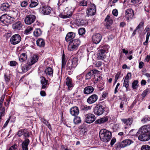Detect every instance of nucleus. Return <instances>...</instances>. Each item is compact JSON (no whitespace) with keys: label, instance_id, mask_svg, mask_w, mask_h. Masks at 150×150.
<instances>
[{"label":"nucleus","instance_id":"obj_1","mask_svg":"<svg viewBox=\"0 0 150 150\" xmlns=\"http://www.w3.org/2000/svg\"><path fill=\"white\" fill-rule=\"evenodd\" d=\"M111 135L110 132L105 129H102L99 133L100 139L105 142H108L110 140Z\"/></svg>","mask_w":150,"mask_h":150},{"label":"nucleus","instance_id":"obj_2","mask_svg":"<svg viewBox=\"0 0 150 150\" xmlns=\"http://www.w3.org/2000/svg\"><path fill=\"white\" fill-rule=\"evenodd\" d=\"M96 5L92 3L88 6L86 9V14L88 16H92L95 14L96 12Z\"/></svg>","mask_w":150,"mask_h":150},{"label":"nucleus","instance_id":"obj_3","mask_svg":"<svg viewBox=\"0 0 150 150\" xmlns=\"http://www.w3.org/2000/svg\"><path fill=\"white\" fill-rule=\"evenodd\" d=\"M36 19V16L33 14L26 15L24 19L25 23L27 25H30L33 23Z\"/></svg>","mask_w":150,"mask_h":150},{"label":"nucleus","instance_id":"obj_4","mask_svg":"<svg viewBox=\"0 0 150 150\" xmlns=\"http://www.w3.org/2000/svg\"><path fill=\"white\" fill-rule=\"evenodd\" d=\"M105 108L102 105H97L94 108L93 112L96 115H100L103 113Z\"/></svg>","mask_w":150,"mask_h":150},{"label":"nucleus","instance_id":"obj_5","mask_svg":"<svg viewBox=\"0 0 150 150\" xmlns=\"http://www.w3.org/2000/svg\"><path fill=\"white\" fill-rule=\"evenodd\" d=\"M85 122L88 124L93 122L96 120V117L95 115L91 113L85 114Z\"/></svg>","mask_w":150,"mask_h":150},{"label":"nucleus","instance_id":"obj_6","mask_svg":"<svg viewBox=\"0 0 150 150\" xmlns=\"http://www.w3.org/2000/svg\"><path fill=\"white\" fill-rule=\"evenodd\" d=\"M21 40L20 36L18 34H16L11 37L10 41L11 44L15 45L19 43Z\"/></svg>","mask_w":150,"mask_h":150},{"label":"nucleus","instance_id":"obj_7","mask_svg":"<svg viewBox=\"0 0 150 150\" xmlns=\"http://www.w3.org/2000/svg\"><path fill=\"white\" fill-rule=\"evenodd\" d=\"M125 18L128 21L132 19L134 15V11L131 8L127 9L125 11Z\"/></svg>","mask_w":150,"mask_h":150},{"label":"nucleus","instance_id":"obj_8","mask_svg":"<svg viewBox=\"0 0 150 150\" xmlns=\"http://www.w3.org/2000/svg\"><path fill=\"white\" fill-rule=\"evenodd\" d=\"M39 57L38 55L36 54H33L28 59L27 64L29 66H31L36 62L38 59Z\"/></svg>","mask_w":150,"mask_h":150},{"label":"nucleus","instance_id":"obj_9","mask_svg":"<svg viewBox=\"0 0 150 150\" xmlns=\"http://www.w3.org/2000/svg\"><path fill=\"white\" fill-rule=\"evenodd\" d=\"M139 134L138 136V139L139 140L142 141H146L149 140V138L148 134L142 132H137V134L138 135Z\"/></svg>","mask_w":150,"mask_h":150},{"label":"nucleus","instance_id":"obj_10","mask_svg":"<svg viewBox=\"0 0 150 150\" xmlns=\"http://www.w3.org/2000/svg\"><path fill=\"white\" fill-rule=\"evenodd\" d=\"M102 38V36L99 33H95L92 36V40L93 42L97 44L101 41Z\"/></svg>","mask_w":150,"mask_h":150},{"label":"nucleus","instance_id":"obj_11","mask_svg":"<svg viewBox=\"0 0 150 150\" xmlns=\"http://www.w3.org/2000/svg\"><path fill=\"white\" fill-rule=\"evenodd\" d=\"M72 15L71 11L68 8H66L64 10V14H60L59 16L63 18H67L71 17Z\"/></svg>","mask_w":150,"mask_h":150},{"label":"nucleus","instance_id":"obj_12","mask_svg":"<svg viewBox=\"0 0 150 150\" xmlns=\"http://www.w3.org/2000/svg\"><path fill=\"white\" fill-rule=\"evenodd\" d=\"M99 72V71L97 70H93L91 71L86 74V79H90L93 76L94 77L96 75V74H98Z\"/></svg>","mask_w":150,"mask_h":150},{"label":"nucleus","instance_id":"obj_13","mask_svg":"<svg viewBox=\"0 0 150 150\" xmlns=\"http://www.w3.org/2000/svg\"><path fill=\"white\" fill-rule=\"evenodd\" d=\"M98 99V97L96 94H93L90 96L87 100V102L89 104H92L95 102Z\"/></svg>","mask_w":150,"mask_h":150},{"label":"nucleus","instance_id":"obj_14","mask_svg":"<svg viewBox=\"0 0 150 150\" xmlns=\"http://www.w3.org/2000/svg\"><path fill=\"white\" fill-rule=\"evenodd\" d=\"M40 78V83L42 86L41 89L45 90L49 85L48 80L43 76L41 77Z\"/></svg>","mask_w":150,"mask_h":150},{"label":"nucleus","instance_id":"obj_15","mask_svg":"<svg viewBox=\"0 0 150 150\" xmlns=\"http://www.w3.org/2000/svg\"><path fill=\"white\" fill-rule=\"evenodd\" d=\"M150 131V125H145L141 127L139 129L138 132L148 134V133Z\"/></svg>","mask_w":150,"mask_h":150},{"label":"nucleus","instance_id":"obj_16","mask_svg":"<svg viewBox=\"0 0 150 150\" xmlns=\"http://www.w3.org/2000/svg\"><path fill=\"white\" fill-rule=\"evenodd\" d=\"M51 8L47 6H43L40 8L41 12L44 15L49 14L50 13Z\"/></svg>","mask_w":150,"mask_h":150},{"label":"nucleus","instance_id":"obj_17","mask_svg":"<svg viewBox=\"0 0 150 150\" xmlns=\"http://www.w3.org/2000/svg\"><path fill=\"white\" fill-rule=\"evenodd\" d=\"M79 112V108L76 106L72 107L70 109V112L72 116H76L78 115Z\"/></svg>","mask_w":150,"mask_h":150},{"label":"nucleus","instance_id":"obj_18","mask_svg":"<svg viewBox=\"0 0 150 150\" xmlns=\"http://www.w3.org/2000/svg\"><path fill=\"white\" fill-rule=\"evenodd\" d=\"M45 74L48 77H53V69L50 67H48L45 70Z\"/></svg>","mask_w":150,"mask_h":150},{"label":"nucleus","instance_id":"obj_19","mask_svg":"<svg viewBox=\"0 0 150 150\" xmlns=\"http://www.w3.org/2000/svg\"><path fill=\"white\" fill-rule=\"evenodd\" d=\"M30 140L28 138H25L22 144V148L23 150H28V145L30 143Z\"/></svg>","mask_w":150,"mask_h":150},{"label":"nucleus","instance_id":"obj_20","mask_svg":"<svg viewBox=\"0 0 150 150\" xmlns=\"http://www.w3.org/2000/svg\"><path fill=\"white\" fill-rule=\"evenodd\" d=\"M109 117L108 116L103 117H102L97 120L95 121L96 124H101L107 122L108 119Z\"/></svg>","mask_w":150,"mask_h":150},{"label":"nucleus","instance_id":"obj_21","mask_svg":"<svg viewBox=\"0 0 150 150\" xmlns=\"http://www.w3.org/2000/svg\"><path fill=\"white\" fill-rule=\"evenodd\" d=\"M10 5L8 3H4L1 4L0 9L3 11H8L10 9Z\"/></svg>","mask_w":150,"mask_h":150},{"label":"nucleus","instance_id":"obj_22","mask_svg":"<svg viewBox=\"0 0 150 150\" xmlns=\"http://www.w3.org/2000/svg\"><path fill=\"white\" fill-rule=\"evenodd\" d=\"M22 25L20 21H18L12 25V28L15 30H20L22 28Z\"/></svg>","mask_w":150,"mask_h":150},{"label":"nucleus","instance_id":"obj_23","mask_svg":"<svg viewBox=\"0 0 150 150\" xmlns=\"http://www.w3.org/2000/svg\"><path fill=\"white\" fill-rule=\"evenodd\" d=\"M133 143V141L130 139H126L122 142L120 144L121 148H123Z\"/></svg>","mask_w":150,"mask_h":150},{"label":"nucleus","instance_id":"obj_24","mask_svg":"<svg viewBox=\"0 0 150 150\" xmlns=\"http://www.w3.org/2000/svg\"><path fill=\"white\" fill-rule=\"evenodd\" d=\"M113 16L112 15L111 16L108 15L105 19V21L106 22V25L108 26H110L113 23V21L112 18Z\"/></svg>","mask_w":150,"mask_h":150},{"label":"nucleus","instance_id":"obj_25","mask_svg":"<svg viewBox=\"0 0 150 150\" xmlns=\"http://www.w3.org/2000/svg\"><path fill=\"white\" fill-rule=\"evenodd\" d=\"M5 19L6 23L8 24L12 23L15 22L16 20V18L14 17H12L11 16H10L7 15H6V18Z\"/></svg>","mask_w":150,"mask_h":150},{"label":"nucleus","instance_id":"obj_26","mask_svg":"<svg viewBox=\"0 0 150 150\" xmlns=\"http://www.w3.org/2000/svg\"><path fill=\"white\" fill-rule=\"evenodd\" d=\"M94 90V88L92 86H88L86 87L83 90L84 93L86 94H88L92 93Z\"/></svg>","mask_w":150,"mask_h":150},{"label":"nucleus","instance_id":"obj_27","mask_svg":"<svg viewBox=\"0 0 150 150\" xmlns=\"http://www.w3.org/2000/svg\"><path fill=\"white\" fill-rule=\"evenodd\" d=\"M75 36L74 33L72 32L68 33L65 37V40L67 42L71 41V40L74 38Z\"/></svg>","mask_w":150,"mask_h":150},{"label":"nucleus","instance_id":"obj_28","mask_svg":"<svg viewBox=\"0 0 150 150\" xmlns=\"http://www.w3.org/2000/svg\"><path fill=\"white\" fill-rule=\"evenodd\" d=\"M105 50H102L101 49L99 50L98 51V52L97 54L98 57L99 59H103L105 57Z\"/></svg>","mask_w":150,"mask_h":150},{"label":"nucleus","instance_id":"obj_29","mask_svg":"<svg viewBox=\"0 0 150 150\" xmlns=\"http://www.w3.org/2000/svg\"><path fill=\"white\" fill-rule=\"evenodd\" d=\"M121 120L124 124L127 125H130L133 122V119L132 118L122 119Z\"/></svg>","mask_w":150,"mask_h":150},{"label":"nucleus","instance_id":"obj_30","mask_svg":"<svg viewBox=\"0 0 150 150\" xmlns=\"http://www.w3.org/2000/svg\"><path fill=\"white\" fill-rule=\"evenodd\" d=\"M66 83L67 86L68 88H71L73 86L72 82L71 79L69 77H67L65 81Z\"/></svg>","mask_w":150,"mask_h":150},{"label":"nucleus","instance_id":"obj_31","mask_svg":"<svg viewBox=\"0 0 150 150\" xmlns=\"http://www.w3.org/2000/svg\"><path fill=\"white\" fill-rule=\"evenodd\" d=\"M78 47L70 42L68 46V50L70 51H74L77 50Z\"/></svg>","mask_w":150,"mask_h":150},{"label":"nucleus","instance_id":"obj_32","mask_svg":"<svg viewBox=\"0 0 150 150\" xmlns=\"http://www.w3.org/2000/svg\"><path fill=\"white\" fill-rule=\"evenodd\" d=\"M36 44L38 46L40 47H43L45 45L44 40L42 38H39L36 41Z\"/></svg>","mask_w":150,"mask_h":150},{"label":"nucleus","instance_id":"obj_33","mask_svg":"<svg viewBox=\"0 0 150 150\" xmlns=\"http://www.w3.org/2000/svg\"><path fill=\"white\" fill-rule=\"evenodd\" d=\"M92 4L90 1L86 0H83L79 2V5L80 6H88Z\"/></svg>","mask_w":150,"mask_h":150},{"label":"nucleus","instance_id":"obj_34","mask_svg":"<svg viewBox=\"0 0 150 150\" xmlns=\"http://www.w3.org/2000/svg\"><path fill=\"white\" fill-rule=\"evenodd\" d=\"M27 59V55L26 53H22L19 57V61L23 62L25 61Z\"/></svg>","mask_w":150,"mask_h":150},{"label":"nucleus","instance_id":"obj_35","mask_svg":"<svg viewBox=\"0 0 150 150\" xmlns=\"http://www.w3.org/2000/svg\"><path fill=\"white\" fill-rule=\"evenodd\" d=\"M97 74H96V75L94 77L93 79H94V83H97L98 82L100 83L103 81L102 78L100 75L98 76Z\"/></svg>","mask_w":150,"mask_h":150},{"label":"nucleus","instance_id":"obj_36","mask_svg":"<svg viewBox=\"0 0 150 150\" xmlns=\"http://www.w3.org/2000/svg\"><path fill=\"white\" fill-rule=\"evenodd\" d=\"M31 3L29 5L30 8H34L36 7L39 4L38 0H30Z\"/></svg>","mask_w":150,"mask_h":150},{"label":"nucleus","instance_id":"obj_37","mask_svg":"<svg viewBox=\"0 0 150 150\" xmlns=\"http://www.w3.org/2000/svg\"><path fill=\"white\" fill-rule=\"evenodd\" d=\"M71 62L68 61L66 69L68 71H71L75 68L72 65Z\"/></svg>","mask_w":150,"mask_h":150},{"label":"nucleus","instance_id":"obj_38","mask_svg":"<svg viewBox=\"0 0 150 150\" xmlns=\"http://www.w3.org/2000/svg\"><path fill=\"white\" fill-rule=\"evenodd\" d=\"M42 31L40 28H37L33 32L34 35L35 37L40 36L42 34Z\"/></svg>","mask_w":150,"mask_h":150},{"label":"nucleus","instance_id":"obj_39","mask_svg":"<svg viewBox=\"0 0 150 150\" xmlns=\"http://www.w3.org/2000/svg\"><path fill=\"white\" fill-rule=\"evenodd\" d=\"M70 42L74 45L76 46L78 48L81 43L79 39H74L72 40L71 41H70Z\"/></svg>","mask_w":150,"mask_h":150},{"label":"nucleus","instance_id":"obj_40","mask_svg":"<svg viewBox=\"0 0 150 150\" xmlns=\"http://www.w3.org/2000/svg\"><path fill=\"white\" fill-rule=\"evenodd\" d=\"M69 61H71V63L75 67H76L77 65L78 59L77 58L73 57Z\"/></svg>","mask_w":150,"mask_h":150},{"label":"nucleus","instance_id":"obj_41","mask_svg":"<svg viewBox=\"0 0 150 150\" xmlns=\"http://www.w3.org/2000/svg\"><path fill=\"white\" fill-rule=\"evenodd\" d=\"M74 124H77L81 122V120L79 117L76 116L73 120Z\"/></svg>","mask_w":150,"mask_h":150},{"label":"nucleus","instance_id":"obj_42","mask_svg":"<svg viewBox=\"0 0 150 150\" xmlns=\"http://www.w3.org/2000/svg\"><path fill=\"white\" fill-rule=\"evenodd\" d=\"M92 106H87L86 105H83L82 107V110L84 111H87L91 109Z\"/></svg>","mask_w":150,"mask_h":150},{"label":"nucleus","instance_id":"obj_43","mask_svg":"<svg viewBox=\"0 0 150 150\" xmlns=\"http://www.w3.org/2000/svg\"><path fill=\"white\" fill-rule=\"evenodd\" d=\"M100 47L102 48L101 50H105V52L106 53H107V51H108V50L110 47L109 46L107 45H105L102 46L101 45Z\"/></svg>","mask_w":150,"mask_h":150},{"label":"nucleus","instance_id":"obj_44","mask_svg":"<svg viewBox=\"0 0 150 150\" xmlns=\"http://www.w3.org/2000/svg\"><path fill=\"white\" fill-rule=\"evenodd\" d=\"M149 89L147 88L143 92L142 94V99H144L146 95L149 93Z\"/></svg>","mask_w":150,"mask_h":150},{"label":"nucleus","instance_id":"obj_45","mask_svg":"<svg viewBox=\"0 0 150 150\" xmlns=\"http://www.w3.org/2000/svg\"><path fill=\"white\" fill-rule=\"evenodd\" d=\"M66 62V60L65 58L64 54H63L62 57V67H65Z\"/></svg>","mask_w":150,"mask_h":150},{"label":"nucleus","instance_id":"obj_46","mask_svg":"<svg viewBox=\"0 0 150 150\" xmlns=\"http://www.w3.org/2000/svg\"><path fill=\"white\" fill-rule=\"evenodd\" d=\"M138 82L137 80L134 81L132 83V87L134 89H136L138 87Z\"/></svg>","mask_w":150,"mask_h":150},{"label":"nucleus","instance_id":"obj_47","mask_svg":"<svg viewBox=\"0 0 150 150\" xmlns=\"http://www.w3.org/2000/svg\"><path fill=\"white\" fill-rule=\"evenodd\" d=\"M150 118L148 116H145L141 120V122L143 123H145L150 120Z\"/></svg>","mask_w":150,"mask_h":150},{"label":"nucleus","instance_id":"obj_48","mask_svg":"<svg viewBox=\"0 0 150 150\" xmlns=\"http://www.w3.org/2000/svg\"><path fill=\"white\" fill-rule=\"evenodd\" d=\"M141 150H150V146L148 145H144L141 148Z\"/></svg>","mask_w":150,"mask_h":150},{"label":"nucleus","instance_id":"obj_49","mask_svg":"<svg viewBox=\"0 0 150 150\" xmlns=\"http://www.w3.org/2000/svg\"><path fill=\"white\" fill-rule=\"evenodd\" d=\"M79 34V35H82L85 34V30L84 28H80L78 30Z\"/></svg>","mask_w":150,"mask_h":150},{"label":"nucleus","instance_id":"obj_50","mask_svg":"<svg viewBox=\"0 0 150 150\" xmlns=\"http://www.w3.org/2000/svg\"><path fill=\"white\" fill-rule=\"evenodd\" d=\"M131 77L132 75L131 73L129 72L127 74V75L126 76L124 80H125V81H129V80L131 78Z\"/></svg>","mask_w":150,"mask_h":150},{"label":"nucleus","instance_id":"obj_51","mask_svg":"<svg viewBox=\"0 0 150 150\" xmlns=\"http://www.w3.org/2000/svg\"><path fill=\"white\" fill-rule=\"evenodd\" d=\"M32 27L29 26L27 27V29L25 31V33L26 34H28L30 33V32L33 30Z\"/></svg>","mask_w":150,"mask_h":150},{"label":"nucleus","instance_id":"obj_52","mask_svg":"<svg viewBox=\"0 0 150 150\" xmlns=\"http://www.w3.org/2000/svg\"><path fill=\"white\" fill-rule=\"evenodd\" d=\"M6 17V15H3L0 17V21L1 22L5 23V18Z\"/></svg>","mask_w":150,"mask_h":150},{"label":"nucleus","instance_id":"obj_53","mask_svg":"<svg viewBox=\"0 0 150 150\" xmlns=\"http://www.w3.org/2000/svg\"><path fill=\"white\" fill-rule=\"evenodd\" d=\"M28 1H24L21 2V6L22 7H25L28 5Z\"/></svg>","mask_w":150,"mask_h":150},{"label":"nucleus","instance_id":"obj_54","mask_svg":"<svg viewBox=\"0 0 150 150\" xmlns=\"http://www.w3.org/2000/svg\"><path fill=\"white\" fill-rule=\"evenodd\" d=\"M104 84V83L103 81H102L101 82H100L98 84V85H97L98 87L99 88V90L100 91H102L103 89V88H101L103 86Z\"/></svg>","mask_w":150,"mask_h":150},{"label":"nucleus","instance_id":"obj_55","mask_svg":"<svg viewBox=\"0 0 150 150\" xmlns=\"http://www.w3.org/2000/svg\"><path fill=\"white\" fill-rule=\"evenodd\" d=\"M144 22L143 21H141L136 27V30H138L142 28L144 26Z\"/></svg>","mask_w":150,"mask_h":150},{"label":"nucleus","instance_id":"obj_56","mask_svg":"<svg viewBox=\"0 0 150 150\" xmlns=\"http://www.w3.org/2000/svg\"><path fill=\"white\" fill-rule=\"evenodd\" d=\"M129 81H128L124 80L123 86H125L126 88L127 91V88L129 86Z\"/></svg>","mask_w":150,"mask_h":150},{"label":"nucleus","instance_id":"obj_57","mask_svg":"<svg viewBox=\"0 0 150 150\" xmlns=\"http://www.w3.org/2000/svg\"><path fill=\"white\" fill-rule=\"evenodd\" d=\"M24 130L21 129L18 131L17 133V135L20 137L24 133Z\"/></svg>","mask_w":150,"mask_h":150},{"label":"nucleus","instance_id":"obj_58","mask_svg":"<svg viewBox=\"0 0 150 150\" xmlns=\"http://www.w3.org/2000/svg\"><path fill=\"white\" fill-rule=\"evenodd\" d=\"M108 93L107 91H104L103 93L102 96V99L105 98L108 96Z\"/></svg>","mask_w":150,"mask_h":150},{"label":"nucleus","instance_id":"obj_59","mask_svg":"<svg viewBox=\"0 0 150 150\" xmlns=\"http://www.w3.org/2000/svg\"><path fill=\"white\" fill-rule=\"evenodd\" d=\"M17 146L16 144H14V145L11 146L9 149L8 150H17Z\"/></svg>","mask_w":150,"mask_h":150},{"label":"nucleus","instance_id":"obj_60","mask_svg":"<svg viewBox=\"0 0 150 150\" xmlns=\"http://www.w3.org/2000/svg\"><path fill=\"white\" fill-rule=\"evenodd\" d=\"M22 70L23 72H25L28 70V68L27 66H25L22 67Z\"/></svg>","mask_w":150,"mask_h":150},{"label":"nucleus","instance_id":"obj_61","mask_svg":"<svg viewBox=\"0 0 150 150\" xmlns=\"http://www.w3.org/2000/svg\"><path fill=\"white\" fill-rule=\"evenodd\" d=\"M112 13L114 16H117L118 14L117 10L116 9H114L112 11Z\"/></svg>","mask_w":150,"mask_h":150},{"label":"nucleus","instance_id":"obj_62","mask_svg":"<svg viewBox=\"0 0 150 150\" xmlns=\"http://www.w3.org/2000/svg\"><path fill=\"white\" fill-rule=\"evenodd\" d=\"M120 85V83H118L117 85L115 87V91H114V93L116 94V93L118 91V87Z\"/></svg>","mask_w":150,"mask_h":150},{"label":"nucleus","instance_id":"obj_63","mask_svg":"<svg viewBox=\"0 0 150 150\" xmlns=\"http://www.w3.org/2000/svg\"><path fill=\"white\" fill-rule=\"evenodd\" d=\"M18 15V13L16 12L15 11H13L11 13V16L12 17H14L16 18V17Z\"/></svg>","mask_w":150,"mask_h":150},{"label":"nucleus","instance_id":"obj_64","mask_svg":"<svg viewBox=\"0 0 150 150\" xmlns=\"http://www.w3.org/2000/svg\"><path fill=\"white\" fill-rule=\"evenodd\" d=\"M17 63V62L15 61H11L10 62V66H14L16 65Z\"/></svg>","mask_w":150,"mask_h":150}]
</instances>
